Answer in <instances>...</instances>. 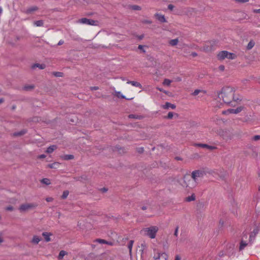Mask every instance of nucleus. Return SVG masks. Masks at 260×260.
Listing matches in <instances>:
<instances>
[{
  "label": "nucleus",
  "mask_w": 260,
  "mask_h": 260,
  "mask_svg": "<svg viewBox=\"0 0 260 260\" xmlns=\"http://www.w3.org/2000/svg\"><path fill=\"white\" fill-rule=\"evenodd\" d=\"M234 90L233 87L226 86L223 87L221 91L218 93V96L219 99H222L224 103L229 104L232 102V100L235 102L241 101V100L234 96Z\"/></svg>",
  "instance_id": "nucleus-1"
},
{
  "label": "nucleus",
  "mask_w": 260,
  "mask_h": 260,
  "mask_svg": "<svg viewBox=\"0 0 260 260\" xmlns=\"http://www.w3.org/2000/svg\"><path fill=\"white\" fill-rule=\"evenodd\" d=\"M158 231V228L156 226H151L149 228H144L142 232L144 234L151 239H154L156 237L157 232Z\"/></svg>",
  "instance_id": "nucleus-2"
},
{
  "label": "nucleus",
  "mask_w": 260,
  "mask_h": 260,
  "mask_svg": "<svg viewBox=\"0 0 260 260\" xmlns=\"http://www.w3.org/2000/svg\"><path fill=\"white\" fill-rule=\"evenodd\" d=\"M198 182L192 179H188L186 176L184 177V183L182 184L183 187L188 188H193L197 186Z\"/></svg>",
  "instance_id": "nucleus-3"
},
{
  "label": "nucleus",
  "mask_w": 260,
  "mask_h": 260,
  "mask_svg": "<svg viewBox=\"0 0 260 260\" xmlns=\"http://www.w3.org/2000/svg\"><path fill=\"white\" fill-rule=\"evenodd\" d=\"M217 57L220 60H223L225 58L233 59L236 57V55L235 54L229 52L227 51H222L219 52Z\"/></svg>",
  "instance_id": "nucleus-4"
},
{
  "label": "nucleus",
  "mask_w": 260,
  "mask_h": 260,
  "mask_svg": "<svg viewBox=\"0 0 260 260\" xmlns=\"http://www.w3.org/2000/svg\"><path fill=\"white\" fill-rule=\"evenodd\" d=\"M206 175V173L204 170H197L192 172L191 178L198 182L199 179L203 178Z\"/></svg>",
  "instance_id": "nucleus-5"
},
{
  "label": "nucleus",
  "mask_w": 260,
  "mask_h": 260,
  "mask_svg": "<svg viewBox=\"0 0 260 260\" xmlns=\"http://www.w3.org/2000/svg\"><path fill=\"white\" fill-rule=\"evenodd\" d=\"M78 22L81 24H87L89 25L96 26L98 25L99 22L92 19H87L86 18H82L78 20Z\"/></svg>",
  "instance_id": "nucleus-6"
},
{
  "label": "nucleus",
  "mask_w": 260,
  "mask_h": 260,
  "mask_svg": "<svg viewBox=\"0 0 260 260\" xmlns=\"http://www.w3.org/2000/svg\"><path fill=\"white\" fill-rule=\"evenodd\" d=\"M37 206L35 204H24L20 206L19 210L20 212H25L29 209L34 208Z\"/></svg>",
  "instance_id": "nucleus-7"
},
{
  "label": "nucleus",
  "mask_w": 260,
  "mask_h": 260,
  "mask_svg": "<svg viewBox=\"0 0 260 260\" xmlns=\"http://www.w3.org/2000/svg\"><path fill=\"white\" fill-rule=\"evenodd\" d=\"M244 107L240 106L238 108H237L235 109H229L228 110L223 111L222 112L223 114H226V113H231V114H238L241 112L242 110H243Z\"/></svg>",
  "instance_id": "nucleus-8"
},
{
  "label": "nucleus",
  "mask_w": 260,
  "mask_h": 260,
  "mask_svg": "<svg viewBox=\"0 0 260 260\" xmlns=\"http://www.w3.org/2000/svg\"><path fill=\"white\" fill-rule=\"evenodd\" d=\"M258 232H259V229L257 227V228H255L253 230V231L250 233L249 238L250 245H251L253 243V242L254 240L255 237L256 235L258 234Z\"/></svg>",
  "instance_id": "nucleus-9"
},
{
  "label": "nucleus",
  "mask_w": 260,
  "mask_h": 260,
  "mask_svg": "<svg viewBox=\"0 0 260 260\" xmlns=\"http://www.w3.org/2000/svg\"><path fill=\"white\" fill-rule=\"evenodd\" d=\"M155 260H167L168 258V255L165 252L157 253L154 256Z\"/></svg>",
  "instance_id": "nucleus-10"
},
{
  "label": "nucleus",
  "mask_w": 260,
  "mask_h": 260,
  "mask_svg": "<svg viewBox=\"0 0 260 260\" xmlns=\"http://www.w3.org/2000/svg\"><path fill=\"white\" fill-rule=\"evenodd\" d=\"M194 146H198V147H200L202 148H207L210 150H213L216 148V147L215 146H210V145H208L206 144H202V143H196V144H194Z\"/></svg>",
  "instance_id": "nucleus-11"
},
{
  "label": "nucleus",
  "mask_w": 260,
  "mask_h": 260,
  "mask_svg": "<svg viewBox=\"0 0 260 260\" xmlns=\"http://www.w3.org/2000/svg\"><path fill=\"white\" fill-rule=\"evenodd\" d=\"M248 244H250L249 241L247 242L246 240H244L243 239H241L239 246V250L241 251L243 250L246 246L248 245Z\"/></svg>",
  "instance_id": "nucleus-12"
},
{
  "label": "nucleus",
  "mask_w": 260,
  "mask_h": 260,
  "mask_svg": "<svg viewBox=\"0 0 260 260\" xmlns=\"http://www.w3.org/2000/svg\"><path fill=\"white\" fill-rule=\"evenodd\" d=\"M155 16L156 18V19L161 23H164V22H167V20H166L164 15L159 14L158 13H156V14H155Z\"/></svg>",
  "instance_id": "nucleus-13"
},
{
  "label": "nucleus",
  "mask_w": 260,
  "mask_h": 260,
  "mask_svg": "<svg viewBox=\"0 0 260 260\" xmlns=\"http://www.w3.org/2000/svg\"><path fill=\"white\" fill-rule=\"evenodd\" d=\"M127 83L130 84L132 85L133 86L139 87L140 89H141L142 88V86L141 85V84L140 83L136 82V81H128L127 82Z\"/></svg>",
  "instance_id": "nucleus-14"
},
{
  "label": "nucleus",
  "mask_w": 260,
  "mask_h": 260,
  "mask_svg": "<svg viewBox=\"0 0 260 260\" xmlns=\"http://www.w3.org/2000/svg\"><path fill=\"white\" fill-rule=\"evenodd\" d=\"M95 241L100 244H106L111 246L113 245V243L112 242L107 241L104 239H97Z\"/></svg>",
  "instance_id": "nucleus-15"
},
{
  "label": "nucleus",
  "mask_w": 260,
  "mask_h": 260,
  "mask_svg": "<svg viewBox=\"0 0 260 260\" xmlns=\"http://www.w3.org/2000/svg\"><path fill=\"white\" fill-rule=\"evenodd\" d=\"M163 108L165 109H167L171 108L172 109H174L176 108V106L174 104H172L169 102H166V104L163 105Z\"/></svg>",
  "instance_id": "nucleus-16"
},
{
  "label": "nucleus",
  "mask_w": 260,
  "mask_h": 260,
  "mask_svg": "<svg viewBox=\"0 0 260 260\" xmlns=\"http://www.w3.org/2000/svg\"><path fill=\"white\" fill-rule=\"evenodd\" d=\"M46 67V66L45 64H40V63H35L31 66V68L34 69L36 68H38L40 69H44Z\"/></svg>",
  "instance_id": "nucleus-17"
},
{
  "label": "nucleus",
  "mask_w": 260,
  "mask_h": 260,
  "mask_svg": "<svg viewBox=\"0 0 260 260\" xmlns=\"http://www.w3.org/2000/svg\"><path fill=\"white\" fill-rule=\"evenodd\" d=\"M57 148V146L56 145H51L47 148L46 152L48 153H51L53 152Z\"/></svg>",
  "instance_id": "nucleus-18"
},
{
  "label": "nucleus",
  "mask_w": 260,
  "mask_h": 260,
  "mask_svg": "<svg viewBox=\"0 0 260 260\" xmlns=\"http://www.w3.org/2000/svg\"><path fill=\"white\" fill-rule=\"evenodd\" d=\"M59 163L55 162L48 165V167L51 169H57L59 168Z\"/></svg>",
  "instance_id": "nucleus-19"
},
{
  "label": "nucleus",
  "mask_w": 260,
  "mask_h": 260,
  "mask_svg": "<svg viewBox=\"0 0 260 260\" xmlns=\"http://www.w3.org/2000/svg\"><path fill=\"white\" fill-rule=\"evenodd\" d=\"M41 240V238L37 236H34L31 240V242L34 244H37Z\"/></svg>",
  "instance_id": "nucleus-20"
},
{
  "label": "nucleus",
  "mask_w": 260,
  "mask_h": 260,
  "mask_svg": "<svg viewBox=\"0 0 260 260\" xmlns=\"http://www.w3.org/2000/svg\"><path fill=\"white\" fill-rule=\"evenodd\" d=\"M43 236L44 237L45 240L46 242H49L51 240L50 238V234L47 232H44L42 234Z\"/></svg>",
  "instance_id": "nucleus-21"
},
{
  "label": "nucleus",
  "mask_w": 260,
  "mask_h": 260,
  "mask_svg": "<svg viewBox=\"0 0 260 260\" xmlns=\"http://www.w3.org/2000/svg\"><path fill=\"white\" fill-rule=\"evenodd\" d=\"M61 157L64 160H71L73 159L74 156L73 155L67 154L62 156Z\"/></svg>",
  "instance_id": "nucleus-22"
},
{
  "label": "nucleus",
  "mask_w": 260,
  "mask_h": 260,
  "mask_svg": "<svg viewBox=\"0 0 260 260\" xmlns=\"http://www.w3.org/2000/svg\"><path fill=\"white\" fill-rule=\"evenodd\" d=\"M134 242L133 240H130L128 243L127 247L129 249V252L130 255L132 254V248H133Z\"/></svg>",
  "instance_id": "nucleus-23"
},
{
  "label": "nucleus",
  "mask_w": 260,
  "mask_h": 260,
  "mask_svg": "<svg viewBox=\"0 0 260 260\" xmlns=\"http://www.w3.org/2000/svg\"><path fill=\"white\" fill-rule=\"evenodd\" d=\"M34 24L36 26H42L44 25V21L42 20H37L35 21Z\"/></svg>",
  "instance_id": "nucleus-24"
},
{
  "label": "nucleus",
  "mask_w": 260,
  "mask_h": 260,
  "mask_svg": "<svg viewBox=\"0 0 260 260\" xmlns=\"http://www.w3.org/2000/svg\"><path fill=\"white\" fill-rule=\"evenodd\" d=\"M34 87L35 86L33 85H26L23 87V89L26 91H28L34 89Z\"/></svg>",
  "instance_id": "nucleus-25"
},
{
  "label": "nucleus",
  "mask_w": 260,
  "mask_h": 260,
  "mask_svg": "<svg viewBox=\"0 0 260 260\" xmlns=\"http://www.w3.org/2000/svg\"><path fill=\"white\" fill-rule=\"evenodd\" d=\"M178 43V39H175L171 40L169 41V44L172 46H174L176 45Z\"/></svg>",
  "instance_id": "nucleus-26"
},
{
  "label": "nucleus",
  "mask_w": 260,
  "mask_h": 260,
  "mask_svg": "<svg viewBox=\"0 0 260 260\" xmlns=\"http://www.w3.org/2000/svg\"><path fill=\"white\" fill-rule=\"evenodd\" d=\"M67 254V252L64 250H61L59 252L58 258L59 259H61L63 258V256Z\"/></svg>",
  "instance_id": "nucleus-27"
},
{
  "label": "nucleus",
  "mask_w": 260,
  "mask_h": 260,
  "mask_svg": "<svg viewBox=\"0 0 260 260\" xmlns=\"http://www.w3.org/2000/svg\"><path fill=\"white\" fill-rule=\"evenodd\" d=\"M38 9L37 7H32L27 9L26 12L27 14L30 13L34 11H36Z\"/></svg>",
  "instance_id": "nucleus-28"
},
{
  "label": "nucleus",
  "mask_w": 260,
  "mask_h": 260,
  "mask_svg": "<svg viewBox=\"0 0 260 260\" xmlns=\"http://www.w3.org/2000/svg\"><path fill=\"white\" fill-rule=\"evenodd\" d=\"M254 44H255V43L254 42H253V41H250L247 46V49L248 50H250L251 49H252L253 46H254Z\"/></svg>",
  "instance_id": "nucleus-29"
},
{
  "label": "nucleus",
  "mask_w": 260,
  "mask_h": 260,
  "mask_svg": "<svg viewBox=\"0 0 260 260\" xmlns=\"http://www.w3.org/2000/svg\"><path fill=\"white\" fill-rule=\"evenodd\" d=\"M41 182L46 185H49L51 183L50 180L48 178L42 179L41 181Z\"/></svg>",
  "instance_id": "nucleus-30"
},
{
  "label": "nucleus",
  "mask_w": 260,
  "mask_h": 260,
  "mask_svg": "<svg viewBox=\"0 0 260 260\" xmlns=\"http://www.w3.org/2000/svg\"><path fill=\"white\" fill-rule=\"evenodd\" d=\"M52 74L57 77H61L63 76V73L60 72H54L52 73Z\"/></svg>",
  "instance_id": "nucleus-31"
},
{
  "label": "nucleus",
  "mask_w": 260,
  "mask_h": 260,
  "mask_svg": "<svg viewBox=\"0 0 260 260\" xmlns=\"http://www.w3.org/2000/svg\"><path fill=\"white\" fill-rule=\"evenodd\" d=\"M196 199V197H195V196L194 194H192L191 196H188L187 198H186V201L187 202H190V201H194Z\"/></svg>",
  "instance_id": "nucleus-32"
},
{
  "label": "nucleus",
  "mask_w": 260,
  "mask_h": 260,
  "mask_svg": "<svg viewBox=\"0 0 260 260\" xmlns=\"http://www.w3.org/2000/svg\"><path fill=\"white\" fill-rule=\"evenodd\" d=\"M69 194V192L68 190H65L63 192V193L61 196V198L63 199H66Z\"/></svg>",
  "instance_id": "nucleus-33"
},
{
  "label": "nucleus",
  "mask_w": 260,
  "mask_h": 260,
  "mask_svg": "<svg viewBox=\"0 0 260 260\" xmlns=\"http://www.w3.org/2000/svg\"><path fill=\"white\" fill-rule=\"evenodd\" d=\"M25 133V131H21L19 132L14 133L13 135L14 136H22V135H24Z\"/></svg>",
  "instance_id": "nucleus-34"
},
{
  "label": "nucleus",
  "mask_w": 260,
  "mask_h": 260,
  "mask_svg": "<svg viewBox=\"0 0 260 260\" xmlns=\"http://www.w3.org/2000/svg\"><path fill=\"white\" fill-rule=\"evenodd\" d=\"M171 82L172 81L168 79H165L164 80L163 84H164V85L169 86L170 85Z\"/></svg>",
  "instance_id": "nucleus-35"
},
{
  "label": "nucleus",
  "mask_w": 260,
  "mask_h": 260,
  "mask_svg": "<svg viewBox=\"0 0 260 260\" xmlns=\"http://www.w3.org/2000/svg\"><path fill=\"white\" fill-rule=\"evenodd\" d=\"M140 117H141L140 116H139V115H135V114H129L128 115V117L129 118L140 119Z\"/></svg>",
  "instance_id": "nucleus-36"
},
{
  "label": "nucleus",
  "mask_w": 260,
  "mask_h": 260,
  "mask_svg": "<svg viewBox=\"0 0 260 260\" xmlns=\"http://www.w3.org/2000/svg\"><path fill=\"white\" fill-rule=\"evenodd\" d=\"M248 232H246V231L243 232V234H242V239H243L244 240H245L246 239H247L248 238Z\"/></svg>",
  "instance_id": "nucleus-37"
},
{
  "label": "nucleus",
  "mask_w": 260,
  "mask_h": 260,
  "mask_svg": "<svg viewBox=\"0 0 260 260\" xmlns=\"http://www.w3.org/2000/svg\"><path fill=\"white\" fill-rule=\"evenodd\" d=\"M173 115H174V113L172 112H169L168 114V115L166 117L168 119H172L173 117Z\"/></svg>",
  "instance_id": "nucleus-38"
},
{
  "label": "nucleus",
  "mask_w": 260,
  "mask_h": 260,
  "mask_svg": "<svg viewBox=\"0 0 260 260\" xmlns=\"http://www.w3.org/2000/svg\"><path fill=\"white\" fill-rule=\"evenodd\" d=\"M132 9L134 10H141V7L137 5H133L131 7Z\"/></svg>",
  "instance_id": "nucleus-39"
},
{
  "label": "nucleus",
  "mask_w": 260,
  "mask_h": 260,
  "mask_svg": "<svg viewBox=\"0 0 260 260\" xmlns=\"http://www.w3.org/2000/svg\"><path fill=\"white\" fill-rule=\"evenodd\" d=\"M202 90L200 89H196L193 92H192V95L196 96L200 92H201Z\"/></svg>",
  "instance_id": "nucleus-40"
},
{
  "label": "nucleus",
  "mask_w": 260,
  "mask_h": 260,
  "mask_svg": "<svg viewBox=\"0 0 260 260\" xmlns=\"http://www.w3.org/2000/svg\"><path fill=\"white\" fill-rule=\"evenodd\" d=\"M117 96L118 98H120L122 99H126L125 96L121 94V93L120 91H118L117 92Z\"/></svg>",
  "instance_id": "nucleus-41"
},
{
  "label": "nucleus",
  "mask_w": 260,
  "mask_h": 260,
  "mask_svg": "<svg viewBox=\"0 0 260 260\" xmlns=\"http://www.w3.org/2000/svg\"><path fill=\"white\" fill-rule=\"evenodd\" d=\"M178 230H179V226H177V227L176 228L175 230V232H174V235L176 237H178Z\"/></svg>",
  "instance_id": "nucleus-42"
},
{
  "label": "nucleus",
  "mask_w": 260,
  "mask_h": 260,
  "mask_svg": "<svg viewBox=\"0 0 260 260\" xmlns=\"http://www.w3.org/2000/svg\"><path fill=\"white\" fill-rule=\"evenodd\" d=\"M252 140L254 141H257L260 140V135H255L252 138Z\"/></svg>",
  "instance_id": "nucleus-43"
},
{
  "label": "nucleus",
  "mask_w": 260,
  "mask_h": 260,
  "mask_svg": "<svg viewBox=\"0 0 260 260\" xmlns=\"http://www.w3.org/2000/svg\"><path fill=\"white\" fill-rule=\"evenodd\" d=\"M236 2L240 3H244L248 2L249 0H234Z\"/></svg>",
  "instance_id": "nucleus-44"
},
{
  "label": "nucleus",
  "mask_w": 260,
  "mask_h": 260,
  "mask_svg": "<svg viewBox=\"0 0 260 260\" xmlns=\"http://www.w3.org/2000/svg\"><path fill=\"white\" fill-rule=\"evenodd\" d=\"M143 47H144V46L141 45H139V46H138V49H139L141 50H142V51L143 53H145V50L143 49Z\"/></svg>",
  "instance_id": "nucleus-45"
},
{
  "label": "nucleus",
  "mask_w": 260,
  "mask_h": 260,
  "mask_svg": "<svg viewBox=\"0 0 260 260\" xmlns=\"http://www.w3.org/2000/svg\"><path fill=\"white\" fill-rule=\"evenodd\" d=\"M6 210L7 211H12L13 210V207L12 206H9L6 207Z\"/></svg>",
  "instance_id": "nucleus-46"
},
{
  "label": "nucleus",
  "mask_w": 260,
  "mask_h": 260,
  "mask_svg": "<svg viewBox=\"0 0 260 260\" xmlns=\"http://www.w3.org/2000/svg\"><path fill=\"white\" fill-rule=\"evenodd\" d=\"M90 89H91V90H96L99 89V87H98V86H92V87H90Z\"/></svg>",
  "instance_id": "nucleus-47"
},
{
  "label": "nucleus",
  "mask_w": 260,
  "mask_h": 260,
  "mask_svg": "<svg viewBox=\"0 0 260 260\" xmlns=\"http://www.w3.org/2000/svg\"><path fill=\"white\" fill-rule=\"evenodd\" d=\"M219 70H220L221 71H223L224 70V66H223V65H220L219 67Z\"/></svg>",
  "instance_id": "nucleus-48"
},
{
  "label": "nucleus",
  "mask_w": 260,
  "mask_h": 260,
  "mask_svg": "<svg viewBox=\"0 0 260 260\" xmlns=\"http://www.w3.org/2000/svg\"><path fill=\"white\" fill-rule=\"evenodd\" d=\"M63 43H64V41H63V40H60L58 42V44H57V45L60 46V45H62Z\"/></svg>",
  "instance_id": "nucleus-49"
},
{
  "label": "nucleus",
  "mask_w": 260,
  "mask_h": 260,
  "mask_svg": "<svg viewBox=\"0 0 260 260\" xmlns=\"http://www.w3.org/2000/svg\"><path fill=\"white\" fill-rule=\"evenodd\" d=\"M253 12L255 13H260V9H254Z\"/></svg>",
  "instance_id": "nucleus-50"
},
{
  "label": "nucleus",
  "mask_w": 260,
  "mask_h": 260,
  "mask_svg": "<svg viewBox=\"0 0 260 260\" xmlns=\"http://www.w3.org/2000/svg\"><path fill=\"white\" fill-rule=\"evenodd\" d=\"M174 8V6L173 5H171V4H170L168 6V9L170 10H172Z\"/></svg>",
  "instance_id": "nucleus-51"
},
{
  "label": "nucleus",
  "mask_w": 260,
  "mask_h": 260,
  "mask_svg": "<svg viewBox=\"0 0 260 260\" xmlns=\"http://www.w3.org/2000/svg\"><path fill=\"white\" fill-rule=\"evenodd\" d=\"M46 201L48 202H51L53 200L52 198H47L46 199Z\"/></svg>",
  "instance_id": "nucleus-52"
},
{
  "label": "nucleus",
  "mask_w": 260,
  "mask_h": 260,
  "mask_svg": "<svg viewBox=\"0 0 260 260\" xmlns=\"http://www.w3.org/2000/svg\"><path fill=\"white\" fill-rule=\"evenodd\" d=\"M141 247L143 248V249L142 250V252L144 250V248L146 247V244L145 243H143L141 244Z\"/></svg>",
  "instance_id": "nucleus-53"
},
{
  "label": "nucleus",
  "mask_w": 260,
  "mask_h": 260,
  "mask_svg": "<svg viewBox=\"0 0 260 260\" xmlns=\"http://www.w3.org/2000/svg\"><path fill=\"white\" fill-rule=\"evenodd\" d=\"M191 55L193 56V57H196L197 56V53L195 52H193L191 53Z\"/></svg>",
  "instance_id": "nucleus-54"
},
{
  "label": "nucleus",
  "mask_w": 260,
  "mask_h": 260,
  "mask_svg": "<svg viewBox=\"0 0 260 260\" xmlns=\"http://www.w3.org/2000/svg\"><path fill=\"white\" fill-rule=\"evenodd\" d=\"M46 157V155L45 154H41L39 156V158H44Z\"/></svg>",
  "instance_id": "nucleus-55"
},
{
  "label": "nucleus",
  "mask_w": 260,
  "mask_h": 260,
  "mask_svg": "<svg viewBox=\"0 0 260 260\" xmlns=\"http://www.w3.org/2000/svg\"><path fill=\"white\" fill-rule=\"evenodd\" d=\"M180 259H181V258L179 256V255H176L175 260H180Z\"/></svg>",
  "instance_id": "nucleus-56"
},
{
  "label": "nucleus",
  "mask_w": 260,
  "mask_h": 260,
  "mask_svg": "<svg viewBox=\"0 0 260 260\" xmlns=\"http://www.w3.org/2000/svg\"><path fill=\"white\" fill-rule=\"evenodd\" d=\"M144 22L148 24H151L152 23V21L150 20H145Z\"/></svg>",
  "instance_id": "nucleus-57"
},
{
  "label": "nucleus",
  "mask_w": 260,
  "mask_h": 260,
  "mask_svg": "<svg viewBox=\"0 0 260 260\" xmlns=\"http://www.w3.org/2000/svg\"><path fill=\"white\" fill-rule=\"evenodd\" d=\"M143 38H144V35H141V36L138 37V38H139V40H142Z\"/></svg>",
  "instance_id": "nucleus-58"
},
{
  "label": "nucleus",
  "mask_w": 260,
  "mask_h": 260,
  "mask_svg": "<svg viewBox=\"0 0 260 260\" xmlns=\"http://www.w3.org/2000/svg\"><path fill=\"white\" fill-rule=\"evenodd\" d=\"M138 151L139 152H142L143 151V148H140Z\"/></svg>",
  "instance_id": "nucleus-59"
},
{
  "label": "nucleus",
  "mask_w": 260,
  "mask_h": 260,
  "mask_svg": "<svg viewBox=\"0 0 260 260\" xmlns=\"http://www.w3.org/2000/svg\"><path fill=\"white\" fill-rule=\"evenodd\" d=\"M141 209H142V210H145L147 209V207H146V206H142V207H141Z\"/></svg>",
  "instance_id": "nucleus-60"
},
{
  "label": "nucleus",
  "mask_w": 260,
  "mask_h": 260,
  "mask_svg": "<svg viewBox=\"0 0 260 260\" xmlns=\"http://www.w3.org/2000/svg\"><path fill=\"white\" fill-rule=\"evenodd\" d=\"M102 190L103 192H106V191H107V189L106 188L104 187V188H103L102 189Z\"/></svg>",
  "instance_id": "nucleus-61"
},
{
  "label": "nucleus",
  "mask_w": 260,
  "mask_h": 260,
  "mask_svg": "<svg viewBox=\"0 0 260 260\" xmlns=\"http://www.w3.org/2000/svg\"><path fill=\"white\" fill-rule=\"evenodd\" d=\"M4 102V99L1 98L0 99V104Z\"/></svg>",
  "instance_id": "nucleus-62"
},
{
  "label": "nucleus",
  "mask_w": 260,
  "mask_h": 260,
  "mask_svg": "<svg viewBox=\"0 0 260 260\" xmlns=\"http://www.w3.org/2000/svg\"><path fill=\"white\" fill-rule=\"evenodd\" d=\"M3 242V239L1 237H0V243H2Z\"/></svg>",
  "instance_id": "nucleus-63"
},
{
  "label": "nucleus",
  "mask_w": 260,
  "mask_h": 260,
  "mask_svg": "<svg viewBox=\"0 0 260 260\" xmlns=\"http://www.w3.org/2000/svg\"><path fill=\"white\" fill-rule=\"evenodd\" d=\"M176 158L177 160H181V158L180 157H176Z\"/></svg>",
  "instance_id": "nucleus-64"
}]
</instances>
